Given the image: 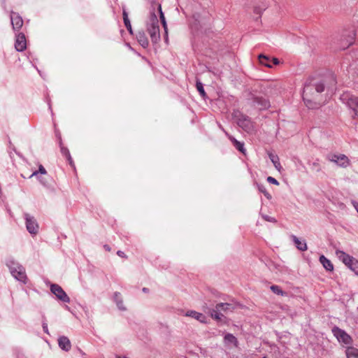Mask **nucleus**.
<instances>
[{
	"label": "nucleus",
	"mask_w": 358,
	"mask_h": 358,
	"mask_svg": "<svg viewBox=\"0 0 358 358\" xmlns=\"http://www.w3.org/2000/svg\"><path fill=\"white\" fill-rule=\"evenodd\" d=\"M334 335L337 338L338 341L344 344H350L352 342L351 337L343 330L338 327H334L332 329Z\"/></svg>",
	"instance_id": "9"
},
{
	"label": "nucleus",
	"mask_w": 358,
	"mask_h": 358,
	"mask_svg": "<svg viewBox=\"0 0 358 358\" xmlns=\"http://www.w3.org/2000/svg\"><path fill=\"white\" fill-rule=\"evenodd\" d=\"M292 239L297 247V248L301 251H305L307 250L306 243L303 241H300L296 236H293Z\"/></svg>",
	"instance_id": "23"
},
{
	"label": "nucleus",
	"mask_w": 358,
	"mask_h": 358,
	"mask_svg": "<svg viewBox=\"0 0 358 358\" xmlns=\"http://www.w3.org/2000/svg\"><path fill=\"white\" fill-rule=\"evenodd\" d=\"M104 248L107 250H110V248L108 246V245H105Z\"/></svg>",
	"instance_id": "43"
},
{
	"label": "nucleus",
	"mask_w": 358,
	"mask_h": 358,
	"mask_svg": "<svg viewBox=\"0 0 358 358\" xmlns=\"http://www.w3.org/2000/svg\"><path fill=\"white\" fill-rule=\"evenodd\" d=\"M10 20L14 31H19L23 25V20L17 13L12 12Z\"/></svg>",
	"instance_id": "14"
},
{
	"label": "nucleus",
	"mask_w": 358,
	"mask_h": 358,
	"mask_svg": "<svg viewBox=\"0 0 358 358\" xmlns=\"http://www.w3.org/2000/svg\"><path fill=\"white\" fill-rule=\"evenodd\" d=\"M259 63L267 66V67H272V66L269 63V57L264 55H259L258 57Z\"/></svg>",
	"instance_id": "25"
},
{
	"label": "nucleus",
	"mask_w": 358,
	"mask_h": 358,
	"mask_svg": "<svg viewBox=\"0 0 358 358\" xmlns=\"http://www.w3.org/2000/svg\"><path fill=\"white\" fill-rule=\"evenodd\" d=\"M259 191H261L268 199L271 198V194L266 190V188L263 185L259 187Z\"/></svg>",
	"instance_id": "31"
},
{
	"label": "nucleus",
	"mask_w": 358,
	"mask_h": 358,
	"mask_svg": "<svg viewBox=\"0 0 358 358\" xmlns=\"http://www.w3.org/2000/svg\"><path fill=\"white\" fill-rule=\"evenodd\" d=\"M9 268L12 275L15 278L23 282H26L27 275L24 268L22 266L12 263V265L9 266Z\"/></svg>",
	"instance_id": "5"
},
{
	"label": "nucleus",
	"mask_w": 358,
	"mask_h": 358,
	"mask_svg": "<svg viewBox=\"0 0 358 358\" xmlns=\"http://www.w3.org/2000/svg\"><path fill=\"white\" fill-rule=\"evenodd\" d=\"M313 166H317V167H318V166H319V164H318V163H316V162H314V163H313Z\"/></svg>",
	"instance_id": "42"
},
{
	"label": "nucleus",
	"mask_w": 358,
	"mask_h": 358,
	"mask_svg": "<svg viewBox=\"0 0 358 358\" xmlns=\"http://www.w3.org/2000/svg\"><path fill=\"white\" fill-rule=\"evenodd\" d=\"M224 344L229 348H236L238 345L237 338L231 334H227L224 337Z\"/></svg>",
	"instance_id": "16"
},
{
	"label": "nucleus",
	"mask_w": 358,
	"mask_h": 358,
	"mask_svg": "<svg viewBox=\"0 0 358 358\" xmlns=\"http://www.w3.org/2000/svg\"><path fill=\"white\" fill-rule=\"evenodd\" d=\"M233 310L234 306L232 304L228 303H220L217 304L215 308L209 309L208 313H210V316L213 319L220 321L224 313L227 314L229 312H232Z\"/></svg>",
	"instance_id": "3"
},
{
	"label": "nucleus",
	"mask_w": 358,
	"mask_h": 358,
	"mask_svg": "<svg viewBox=\"0 0 358 358\" xmlns=\"http://www.w3.org/2000/svg\"><path fill=\"white\" fill-rule=\"evenodd\" d=\"M43 331L47 333V334H49L48 332V324L46 323H43Z\"/></svg>",
	"instance_id": "39"
},
{
	"label": "nucleus",
	"mask_w": 358,
	"mask_h": 358,
	"mask_svg": "<svg viewBox=\"0 0 358 358\" xmlns=\"http://www.w3.org/2000/svg\"><path fill=\"white\" fill-rule=\"evenodd\" d=\"M269 158L271 159V162H273L274 166L278 169L280 170L281 168L280 164L279 162V158L278 156L273 155V154H269Z\"/></svg>",
	"instance_id": "27"
},
{
	"label": "nucleus",
	"mask_w": 358,
	"mask_h": 358,
	"mask_svg": "<svg viewBox=\"0 0 358 358\" xmlns=\"http://www.w3.org/2000/svg\"><path fill=\"white\" fill-rule=\"evenodd\" d=\"M353 205H354L355 209L357 210V211L358 212V203L355 202L353 203Z\"/></svg>",
	"instance_id": "41"
},
{
	"label": "nucleus",
	"mask_w": 358,
	"mask_h": 358,
	"mask_svg": "<svg viewBox=\"0 0 358 358\" xmlns=\"http://www.w3.org/2000/svg\"><path fill=\"white\" fill-rule=\"evenodd\" d=\"M324 90V80L322 78H311L303 88V99L306 106L309 108L317 107L320 94Z\"/></svg>",
	"instance_id": "1"
},
{
	"label": "nucleus",
	"mask_w": 358,
	"mask_h": 358,
	"mask_svg": "<svg viewBox=\"0 0 358 358\" xmlns=\"http://www.w3.org/2000/svg\"><path fill=\"white\" fill-rule=\"evenodd\" d=\"M38 172L41 173V174H45L46 173L45 169V168L42 165H40L39 169H38Z\"/></svg>",
	"instance_id": "37"
},
{
	"label": "nucleus",
	"mask_w": 358,
	"mask_h": 358,
	"mask_svg": "<svg viewBox=\"0 0 358 358\" xmlns=\"http://www.w3.org/2000/svg\"><path fill=\"white\" fill-rule=\"evenodd\" d=\"M136 37L138 43L141 44V46H143V48H147L148 46L149 41L145 33L139 32Z\"/></svg>",
	"instance_id": "20"
},
{
	"label": "nucleus",
	"mask_w": 358,
	"mask_h": 358,
	"mask_svg": "<svg viewBox=\"0 0 358 358\" xmlns=\"http://www.w3.org/2000/svg\"><path fill=\"white\" fill-rule=\"evenodd\" d=\"M117 305L118 306V308L121 310H125V307L123 306V302L122 301H117Z\"/></svg>",
	"instance_id": "36"
},
{
	"label": "nucleus",
	"mask_w": 358,
	"mask_h": 358,
	"mask_svg": "<svg viewBox=\"0 0 358 358\" xmlns=\"http://www.w3.org/2000/svg\"><path fill=\"white\" fill-rule=\"evenodd\" d=\"M196 86V89L199 92L201 96L203 98H205L206 96V92L204 91V89H203V84L200 81L197 80Z\"/></svg>",
	"instance_id": "30"
},
{
	"label": "nucleus",
	"mask_w": 358,
	"mask_h": 358,
	"mask_svg": "<svg viewBox=\"0 0 358 358\" xmlns=\"http://www.w3.org/2000/svg\"><path fill=\"white\" fill-rule=\"evenodd\" d=\"M143 291L144 292H148V289H147V288H145V287H144V288L143 289Z\"/></svg>",
	"instance_id": "44"
},
{
	"label": "nucleus",
	"mask_w": 358,
	"mask_h": 358,
	"mask_svg": "<svg viewBox=\"0 0 358 358\" xmlns=\"http://www.w3.org/2000/svg\"><path fill=\"white\" fill-rule=\"evenodd\" d=\"M328 159L341 167L345 168L349 165V159L345 155H331L328 157Z\"/></svg>",
	"instance_id": "10"
},
{
	"label": "nucleus",
	"mask_w": 358,
	"mask_h": 358,
	"mask_svg": "<svg viewBox=\"0 0 358 358\" xmlns=\"http://www.w3.org/2000/svg\"><path fill=\"white\" fill-rule=\"evenodd\" d=\"M271 290L273 293H275V294H276L278 295L284 296V295L286 294V293L285 292H283L282 290V289L279 286H278V285H272V286H271Z\"/></svg>",
	"instance_id": "28"
},
{
	"label": "nucleus",
	"mask_w": 358,
	"mask_h": 358,
	"mask_svg": "<svg viewBox=\"0 0 358 358\" xmlns=\"http://www.w3.org/2000/svg\"><path fill=\"white\" fill-rule=\"evenodd\" d=\"M238 124L245 131L250 133L254 130V124L248 117L242 115L238 120Z\"/></svg>",
	"instance_id": "11"
},
{
	"label": "nucleus",
	"mask_w": 358,
	"mask_h": 358,
	"mask_svg": "<svg viewBox=\"0 0 358 358\" xmlns=\"http://www.w3.org/2000/svg\"><path fill=\"white\" fill-rule=\"evenodd\" d=\"M37 173H38V172H37V171H35V172H34V173H32L31 176H35V175H36Z\"/></svg>",
	"instance_id": "45"
},
{
	"label": "nucleus",
	"mask_w": 358,
	"mask_h": 358,
	"mask_svg": "<svg viewBox=\"0 0 358 358\" xmlns=\"http://www.w3.org/2000/svg\"><path fill=\"white\" fill-rule=\"evenodd\" d=\"M159 13H160V20H161L162 24L163 25V27L164 29V31H165L166 34H167V24H166V20H165V17L164 15V13L162 11L161 5L159 6Z\"/></svg>",
	"instance_id": "29"
},
{
	"label": "nucleus",
	"mask_w": 358,
	"mask_h": 358,
	"mask_svg": "<svg viewBox=\"0 0 358 358\" xmlns=\"http://www.w3.org/2000/svg\"><path fill=\"white\" fill-rule=\"evenodd\" d=\"M320 262L323 265V266L327 270V271H333L334 266L330 260L327 259L324 255H321L320 257Z\"/></svg>",
	"instance_id": "21"
},
{
	"label": "nucleus",
	"mask_w": 358,
	"mask_h": 358,
	"mask_svg": "<svg viewBox=\"0 0 358 358\" xmlns=\"http://www.w3.org/2000/svg\"><path fill=\"white\" fill-rule=\"evenodd\" d=\"M336 257L345 264L350 270L354 271L356 274H358V261L356 260L352 256H350L345 252L336 250Z\"/></svg>",
	"instance_id": "4"
},
{
	"label": "nucleus",
	"mask_w": 358,
	"mask_h": 358,
	"mask_svg": "<svg viewBox=\"0 0 358 358\" xmlns=\"http://www.w3.org/2000/svg\"><path fill=\"white\" fill-rule=\"evenodd\" d=\"M229 139L233 143L236 149H238L242 153L245 154V150L244 148L243 143L238 141L235 138L232 136H229Z\"/></svg>",
	"instance_id": "24"
},
{
	"label": "nucleus",
	"mask_w": 358,
	"mask_h": 358,
	"mask_svg": "<svg viewBox=\"0 0 358 358\" xmlns=\"http://www.w3.org/2000/svg\"><path fill=\"white\" fill-rule=\"evenodd\" d=\"M255 106L259 110H265L270 107V101L262 96H255L253 98Z\"/></svg>",
	"instance_id": "13"
},
{
	"label": "nucleus",
	"mask_w": 358,
	"mask_h": 358,
	"mask_svg": "<svg viewBox=\"0 0 358 358\" xmlns=\"http://www.w3.org/2000/svg\"><path fill=\"white\" fill-rule=\"evenodd\" d=\"M15 48L17 51H23L26 49L27 41L24 34L20 33L16 36Z\"/></svg>",
	"instance_id": "15"
},
{
	"label": "nucleus",
	"mask_w": 358,
	"mask_h": 358,
	"mask_svg": "<svg viewBox=\"0 0 358 358\" xmlns=\"http://www.w3.org/2000/svg\"><path fill=\"white\" fill-rule=\"evenodd\" d=\"M51 292L57 296V298L63 302L69 303V297L59 285L53 284L50 287Z\"/></svg>",
	"instance_id": "8"
},
{
	"label": "nucleus",
	"mask_w": 358,
	"mask_h": 358,
	"mask_svg": "<svg viewBox=\"0 0 358 358\" xmlns=\"http://www.w3.org/2000/svg\"><path fill=\"white\" fill-rule=\"evenodd\" d=\"M347 105L354 111L356 116H358V96H351L348 99Z\"/></svg>",
	"instance_id": "18"
},
{
	"label": "nucleus",
	"mask_w": 358,
	"mask_h": 358,
	"mask_svg": "<svg viewBox=\"0 0 358 358\" xmlns=\"http://www.w3.org/2000/svg\"><path fill=\"white\" fill-rule=\"evenodd\" d=\"M185 316L192 317L202 323H205L206 320V317L204 315H203L202 313L196 312L194 310L187 311L185 313Z\"/></svg>",
	"instance_id": "19"
},
{
	"label": "nucleus",
	"mask_w": 358,
	"mask_h": 358,
	"mask_svg": "<svg viewBox=\"0 0 358 358\" xmlns=\"http://www.w3.org/2000/svg\"><path fill=\"white\" fill-rule=\"evenodd\" d=\"M147 31L153 43H157L160 38L159 20L157 15L152 13L147 24Z\"/></svg>",
	"instance_id": "2"
},
{
	"label": "nucleus",
	"mask_w": 358,
	"mask_h": 358,
	"mask_svg": "<svg viewBox=\"0 0 358 358\" xmlns=\"http://www.w3.org/2000/svg\"><path fill=\"white\" fill-rule=\"evenodd\" d=\"M117 254L119 257L127 258V256L125 255V254L120 250L117 251Z\"/></svg>",
	"instance_id": "38"
},
{
	"label": "nucleus",
	"mask_w": 358,
	"mask_h": 358,
	"mask_svg": "<svg viewBox=\"0 0 358 358\" xmlns=\"http://www.w3.org/2000/svg\"><path fill=\"white\" fill-rule=\"evenodd\" d=\"M268 0H257L253 5L255 17L258 19L263 12L268 7Z\"/></svg>",
	"instance_id": "6"
},
{
	"label": "nucleus",
	"mask_w": 358,
	"mask_h": 358,
	"mask_svg": "<svg viewBox=\"0 0 358 358\" xmlns=\"http://www.w3.org/2000/svg\"><path fill=\"white\" fill-rule=\"evenodd\" d=\"M263 358H266V357H263Z\"/></svg>",
	"instance_id": "46"
},
{
	"label": "nucleus",
	"mask_w": 358,
	"mask_h": 358,
	"mask_svg": "<svg viewBox=\"0 0 358 358\" xmlns=\"http://www.w3.org/2000/svg\"><path fill=\"white\" fill-rule=\"evenodd\" d=\"M58 344L61 349L68 352L71 348V343L70 340L64 336H60L58 339Z\"/></svg>",
	"instance_id": "17"
},
{
	"label": "nucleus",
	"mask_w": 358,
	"mask_h": 358,
	"mask_svg": "<svg viewBox=\"0 0 358 358\" xmlns=\"http://www.w3.org/2000/svg\"><path fill=\"white\" fill-rule=\"evenodd\" d=\"M125 27H127V30L131 33V25L129 20L124 22Z\"/></svg>",
	"instance_id": "33"
},
{
	"label": "nucleus",
	"mask_w": 358,
	"mask_h": 358,
	"mask_svg": "<svg viewBox=\"0 0 358 358\" xmlns=\"http://www.w3.org/2000/svg\"><path fill=\"white\" fill-rule=\"evenodd\" d=\"M355 32L354 30L345 32L341 36V48L345 49L350 46L355 41Z\"/></svg>",
	"instance_id": "7"
},
{
	"label": "nucleus",
	"mask_w": 358,
	"mask_h": 358,
	"mask_svg": "<svg viewBox=\"0 0 358 358\" xmlns=\"http://www.w3.org/2000/svg\"><path fill=\"white\" fill-rule=\"evenodd\" d=\"M263 218H264L265 220L268 221V222H275V218L271 217H269V216H268V215H263Z\"/></svg>",
	"instance_id": "34"
},
{
	"label": "nucleus",
	"mask_w": 358,
	"mask_h": 358,
	"mask_svg": "<svg viewBox=\"0 0 358 358\" xmlns=\"http://www.w3.org/2000/svg\"><path fill=\"white\" fill-rule=\"evenodd\" d=\"M347 358H358V349L354 347H348L345 350Z\"/></svg>",
	"instance_id": "22"
},
{
	"label": "nucleus",
	"mask_w": 358,
	"mask_h": 358,
	"mask_svg": "<svg viewBox=\"0 0 358 358\" xmlns=\"http://www.w3.org/2000/svg\"><path fill=\"white\" fill-rule=\"evenodd\" d=\"M272 60H273V63L274 64H278L279 63V61H278V59L277 58H273Z\"/></svg>",
	"instance_id": "40"
},
{
	"label": "nucleus",
	"mask_w": 358,
	"mask_h": 358,
	"mask_svg": "<svg viewBox=\"0 0 358 358\" xmlns=\"http://www.w3.org/2000/svg\"><path fill=\"white\" fill-rule=\"evenodd\" d=\"M59 144H60V148H61L62 153L67 158V159L69 161L70 164H71V157L69 151L66 148H64L62 145L60 137H59Z\"/></svg>",
	"instance_id": "26"
},
{
	"label": "nucleus",
	"mask_w": 358,
	"mask_h": 358,
	"mask_svg": "<svg viewBox=\"0 0 358 358\" xmlns=\"http://www.w3.org/2000/svg\"><path fill=\"white\" fill-rule=\"evenodd\" d=\"M267 181L268 182L274 184L275 185H279L278 181L276 179H275L274 178L271 177V176H268L267 178Z\"/></svg>",
	"instance_id": "32"
},
{
	"label": "nucleus",
	"mask_w": 358,
	"mask_h": 358,
	"mask_svg": "<svg viewBox=\"0 0 358 358\" xmlns=\"http://www.w3.org/2000/svg\"><path fill=\"white\" fill-rule=\"evenodd\" d=\"M26 226L28 231L31 234H36L38 230V225L36 220L29 214H25Z\"/></svg>",
	"instance_id": "12"
},
{
	"label": "nucleus",
	"mask_w": 358,
	"mask_h": 358,
	"mask_svg": "<svg viewBox=\"0 0 358 358\" xmlns=\"http://www.w3.org/2000/svg\"><path fill=\"white\" fill-rule=\"evenodd\" d=\"M122 15H123V20H124V22L129 20V18H128V14H127V11L125 10H123Z\"/></svg>",
	"instance_id": "35"
}]
</instances>
